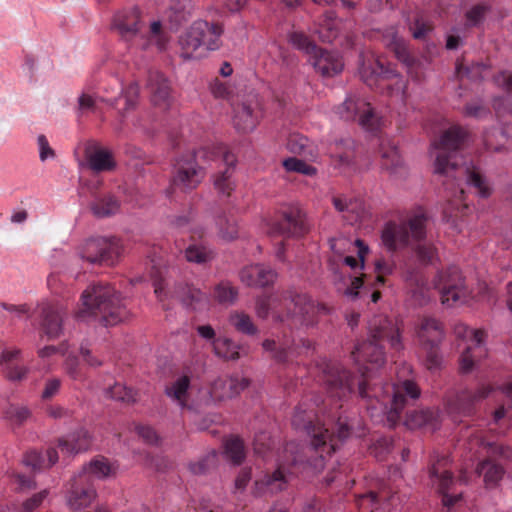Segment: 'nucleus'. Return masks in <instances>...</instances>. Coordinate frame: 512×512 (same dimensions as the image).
I'll return each instance as SVG.
<instances>
[{
	"instance_id": "nucleus-1",
	"label": "nucleus",
	"mask_w": 512,
	"mask_h": 512,
	"mask_svg": "<svg viewBox=\"0 0 512 512\" xmlns=\"http://www.w3.org/2000/svg\"><path fill=\"white\" fill-rule=\"evenodd\" d=\"M367 329V339L358 342L352 352L360 375H353L338 361L322 359L317 366L328 400L315 396L312 403L303 401L295 408L292 425L295 430L308 435L309 444L290 441L281 453H275V440L270 433L261 431L255 434L254 452L265 461L276 457L278 468L255 479L254 497L273 496L284 490L288 475L295 474L293 469L298 466L314 473L320 472L326 466L327 457L331 458L340 444L353 435L361 437L364 434L360 419L349 417L342 410L343 405L337 402L347 401L352 396L359 397L365 402L366 411L374 423L393 427L410 402L419 398L420 388L410 379L398 383L374 380V373L386 361L385 343L397 352L404 348L399 328L386 316L374 315L368 321Z\"/></svg>"
},
{
	"instance_id": "nucleus-2",
	"label": "nucleus",
	"mask_w": 512,
	"mask_h": 512,
	"mask_svg": "<svg viewBox=\"0 0 512 512\" xmlns=\"http://www.w3.org/2000/svg\"><path fill=\"white\" fill-rule=\"evenodd\" d=\"M466 132L459 126L447 129L438 141L431 144L432 150L436 151L434 172L442 178V184L451 197L452 205L458 207L465 203L464 185L476 189V194L481 198L489 197L491 188L476 168L463 161L459 153L460 146L464 142Z\"/></svg>"
},
{
	"instance_id": "nucleus-3",
	"label": "nucleus",
	"mask_w": 512,
	"mask_h": 512,
	"mask_svg": "<svg viewBox=\"0 0 512 512\" xmlns=\"http://www.w3.org/2000/svg\"><path fill=\"white\" fill-rule=\"evenodd\" d=\"M221 161L225 169L214 178V186L222 195L229 196L234 189L232 175L237 159L222 144L204 146L179 155L173 164L172 185L181 191L195 189L205 177L204 164Z\"/></svg>"
},
{
	"instance_id": "nucleus-4",
	"label": "nucleus",
	"mask_w": 512,
	"mask_h": 512,
	"mask_svg": "<svg viewBox=\"0 0 512 512\" xmlns=\"http://www.w3.org/2000/svg\"><path fill=\"white\" fill-rule=\"evenodd\" d=\"M255 312L260 319L271 316L275 324H284L292 332L294 329L315 325L317 316L328 313L329 309L305 293L289 291L287 296L277 293L259 296Z\"/></svg>"
},
{
	"instance_id": "nucleus-5",
	"label": "nucleus",
	"mask_w": 512,
	"mask_h": 512,
	"mask_svg": "<svg viewBox=\"0 0 512 512\" xmlns=\"http://www.w3.org/2000/svg\"><path fill=\"white\" fill-rule=\"evenodd\" d=\"M427 216L417 212L407 221H389L381 232L383 245L389 251L413 247L420 263H432L436 257V247L426 240Z\"/></svg>"
},
{
	"instance_id": "nucleus-6",
	"label": "nucleus",
	"mask_w": 512,
	"mask_h": 512,
	"mask_svg": "<svg viewBox=\"0 0 512 512\" xmlns=\"http://www.w3.org/2000/svg\"><path fill=\"white\" fill-rule=\"evenodd\" d=\"M83 309L76 318L85 321L90 317L98 319L105 327L116 325L127 317V309L121 294L109 285L92 284L81 295Z\"/></svg>"
},
{
	"instance_id": "nucleus-7",
	"label": "nucleus",
	"mask_w": 512,
	"mask_h": 512,
	"mask_svg": "<svg viewBox=\"0 0 512 512\" xmlns=\"http://www.w3.org/2000/svg\"><path fill=\"white\" fill-rule=\"evenodd\" d=\"M221 26L206 20L194 21L178 38L179 55L185 61L199 60L221 46Z\"/></svg>"
},
{
	"instance_id": "nucleus-8",
	"label": "nucleus",
	"mask_w": 512,
	"mask_h": 512,
	"mask_svg": "<svg viewBox=\"0 0 512 512\" xmlns=\"http://www.w3.org/2000/svg\"><path fill=\"white\" fill-rule=\"evenodd\" d=\"M122 251V244L116 237H91L79 246L78 255L92 265H114Z\"/></svg>"
},
{
	"instance_id": "nucleus-9",
	"label": "nucleus",
	"mask_w": 512,
	"mask_h": 512,
	"mask_svg": "<svg viewBox=\"0 0 512 512\" xmlns=\"http://www.w3.org/2000/svg\"><path fill=\"white\" fill-rule=\"evenodd\" d=\"M101 89L106 96L100 97V100L114 109L118 108V102L120 99L123 98L125 100L124 108L118 109V129H124L129 113L136 110L138 106L140 92L138 83L131 82L128 86L124 87L120 80L113 78L111 83L103 86Z\"/></svg>"
},
{
	"instance_id": "nucleus-10",
	"label": "nucleus",
	"mask_w": 512,
	"mask_h": 512,
	"mask_svg": "<svg viewBox=\"0 0 512 512\" xmlns=\"http://www.w3.org/2000/svg\"><path fill=\"white\" fill-rule=\"evenodd\" d=\"M454 334L465 345L460 356V370L462 373H468L474 368L476 362L487 354L484 331L470 328L461 323L455 325Z\"/></svg>"
},
{
	"instance_id": "nucleus-11",
	"label": "nucleus",
	"mask_w": 512,
	"mask_h": 512,
	"mask_svg": "<svg viewBox=\"0 0 512 512\" xmlns=\"http://www.w3.org/2000/svg\"><path fill=\"white\" fill-rule=\"evenodd\" d=\"M443 330L440 323L434 318H425L417 331V337L422 349L425 351V366L430 371L439 370L442 366V355L439 345L443 339Z\"/></svg>"
},
{
	"instance_id": "nucleus-12",
	"label": "nucleus",
	"mask_w": 512,
	"mask_h": 512,
	"mask_svg": "<svg viewBox=\"0 0 512 512\" xmlns=\"http://www.w3.org/2000/svg\"><path fill=\"white\" fill-rule=\"evenodd\" d=\"M434 285L441 294L442 303L448 307L464 303L468 296L464 277L457 266H450L446 270L440 271L435 278Z\"/></svg>"
},
{
	"instance_id": "nucleus-13",
	"label": "nucleus",
	"mask_w": 512,
	"mask_h": 512,
	"mask_svg": "<svg viewBox=\"0 0 512 512\" xmlns=\"http://www.w3.org/2000/svg\"><path fill=\"white\" fill-rule=\"evenodd\" d=\"M492 390L490 385L481 383L475 390L466 388L457 393H450L445 398V411L456 422L459 417L469 415L473 406L488 397Z\"/></svg>"
},
{
	"instance_id": "nucleus-14",
	"label": "nucleus",
	"mask_w": 512,
	"mask_h": 512,
	"mask_svg": "<svg viewBox=\"0 0 512 512\" xmlns=\"http://www.w3.org/2000/svg\"><path fill=\"white\" fill-rule=\"evenodd\" d=\"M341 119L346 121L358 120L359 125L370 132L379 128L380 118L374 113L370 103L365 99L349 95L336 109Z\"/></svg>"
},
{
	"instance_id": "nucleus-15",
	"label": "nucleus",
	"mask_w": 512,
	"mask_h": 512,
	"mask_svg": "<svg viewBox=\"0 0 512 512\" xmlns=\"http://www.w3.org/2000/svg\"><path fill=\"white\" fill-rule=\"evenodd\" d=\"M262 347L266 352L271 353L273 359L281 364H288L294 357L299 356L302 350L306 352L313 348L312 342L308 339H296L283 332L282 336L276 339H265Z\"/></svg>"
},
{
	"instance_id": "nucleus-16",
	"label": "nucleus",
	"mask_w": 512,
	"mask_h": 512,
	"mask_svg": "<svg viewBox=\"0 0 512 512\" xmlns=\"http://www.w3.org/2000/svg\"><path fill=\"white\" fill-rule=\"evenodd\" d=\"M143 28L144 22L137 7L121 9L113 15L111 30L129 47H133Z\"/></svg>"
},
{
	"instance_id": "nucleus-17",
	"label": "nucleus",
	"mask_w": 512,
	"mask_h": 512,
	"mask_svg": "<svg viewBox=\"0 0 512 512\" xmlns=\"http://www.w3.org/2000/svg\"><path fill=\"white\" fill-rule=\"evenodd\" d=\"M40 324L49 339L59 338L63 333V320L66 310L59 302L42 301L35 310Z\"/></svg>"
},
{
	"instance_id": "nucleus-18",
	"label": "nucleus",
	"mask_w": 512,
	"mask_h": 512,
	"mask_svg": "<svg viewBox=\"0 0 512 512\" xmlns=\"http://www.w3.org/2000/svg\"><path fill=\"white\" fill-rule=\"evenodd\" d=\"M65 497L66 504L71 510H83L95 501L97 490L93 482L77 473L71 479Z\"/></svg>"
},
{
	"instance_id": "nucleus-19",
	"label": "nucleus",
	"mask_w": 512,
	"mask_h": 512,
	"mask_svg": "<svg viewBox=\"0 0 512 512\" xmlns=\"http://www.w3.org/2000/svg\"><path fill=\"white\" fill-rule=\"evenodd\" d=\"M249 384L247 378L240 374L220 376L215 379L206 391L208 397L204 400L209 405L217 401L233 398L239 395Z\"/></svg>"
},
{
	"instance_id": "nucleus-20",
	"label": "nucleus",
	"mask_w": 512,
	"mask_h": 512,
	"mask_svg": "<svg viewBox=\"0 0 512 512\" xmlns=\"http://www.w3.org/2000/svg\"><path fill=\"white\" fill-rule=\"evenodd\" d=\"M446 463L447 459L442 457L437 459L428 470L429 485L442 495V503L446 507L453 506L461 499L462 494H449L451 487L454 485V477L447 470H441V463Z\"/></svg>"
},
{
	"instance_id": "nucleus-21",
	"label": "nucleus",
	"mask_w": 512,
	"mask_h": 512,
	"mask_svg": "<svg viewBox=\"0 0 512 512\" xmlns=\"http://www.w3.org/2000/svg\"><path fill=\"white\" fill-rule=\"evenodd\" d=\"M233 124L237 131L250 133L255 130L262 117L260 103L256 96H249L233 108Z\"/></svg>"
},
{
	"instance_id": "nucleus-22",
	"label": "nucleus",
	"mask_w": 512,
	"mask_h": 512,
	"mask_svg": "<svg viewBox=\"0 0 512 512\" xmlns=\"http://www.w3.org/2000/svg\"><path fill=\"white\" fill-rule=\"evenodd\" d=\"M375 485L378 491L370 488L366 493L355 496L359 509L365 512H377L380 509L386 511L390 506H394L396 494L392 493L383 481H377Z\"/></svg>"
},
{
	"instance_id": "nucleus-23",
	"label": "nucleus",
	"mask_w": 512,
	"mask_h": 512,
	"mask_svg": "<svg viewBox=\"0 0 512 512\" xmlns=\"http://www.w3.org/2000/svg\"><path fill=\"white\" fill-rule=\"evenodd\" d=\"M305 215L296 206H290L282 211V219L273 222L268 232L271 235L301 236L307 231Z\"/></svg>"
},
{
	"instance_id": "nucleus-24",
	"label": "nucleus",
	"mask_w": 512,
	"mask_h": 512,
	"mask_svg": "<svg viewBox=\"0 0 512 512\" xmlns=\"http://www.w3.org/2000/svg\"><path fill=\"white\" fill-rule=\"evenodd\" d=\"M333 270V280L335 283H341L346 288L343 293L347 297L351 299H355L359 295V289L363 288L365 285H370L373 289H375L371 295V302L377 303L381 298V293L377 290L379 287L385 285V276L381 274H377L373 282L369 283L367 280H364L361 277H352L350 275H345L343 272L338 269L331 268Z\"/></svg>"
},
{
	"instance_id": "nucleus-25",
	"label": "nucleus",
	"mask_w": 512,
	"mask_h": 512,
	"mask_svg": "<svg viewBox=\"0 0 512 512\" xmlns=\"http://www.w3.org/2000/svg\"><path fill=\"white\" fill-rule=\"evenodd\" d=\"M360 73L363 81L369 87H389V84H387L386 81L395 80V84L398 85L397 89L399 91L404 90V84L400 78V75L391 66V64H385L380 59H376L369 70L363 66Z\"/></svg>"
},
{
	"instance_id": "nucleus-26",
	"label": "nucleus",
	"mask_w": 512,
	"mask_h": 512,
	"mask_svg": "<svg viewBox=\"0 0 512 512\" xmlns=\"http://www.w3.org/2000/svg\"><path fill=\"white\" fill-rule=\"evenodd\" d=\"M147 88L150 92L151 103L154 107L165 111L172 104L171 86L169 80L159 71L148 73Z\"/></svg>"
},
{
	"instance_id": "nucleus-27",
	"label": "nucleus",
	"mask_w": 512,
	"mask_h": 512,
	"mask_svg": "<svg viewBox=\"0 0 512 512\" xmlns=\"http://www.w3.org/2000/svg\"><path fill=\"white\" fill-rule=\"evenodd\" d=\"M329 153L336 168L343 171L355 166V142L347 136L330 141Z\"/></svg>"
},
{
	"instance_id": "nucleus-28",
	"label": "nucleus",
	"mask_w": 512,
	"mask_h": 512,
	"mask_svg": "<svg viewBox=\"0 0 512 512\" xmlns=\"http://www.w3.org/2000/svg\"><path fill=\"white\" fill-rule=\"evenodd\" d=\"M169 40V35L163 29L161 21L154 20L151 22L147 33L143 29L141 30L132 48L144 51L155 48L157 51L162 52L168 48Z\"/></svg>"
},
{
	"instance_id": "nucleus-29",
	"label": "nucleus",
	"mask_w": 512,
	"mask_h": 512,
	"mask_svg": "<svg viewBox=\"0 0 512 512\" xmlns=\"http://www.w3.org/2000/svg\"><path fill=\"white\" fill-rule=\"evenodd\" d=\"M382 41L403 65L408 69H412L414 67L415 58L411 55L406 41L399 36L395 27L391 26L384 30L382 34Z\"/></svg>"
},
{
	"instance_id": "nucleus-30",
	"label": "nucleus",
	"mask_w": 512,
	"mask_h": 512,
	"mask_svg": "<svg viewBox=\"0 0 512 512\" xmlns=\"http://www.w3.org/2000/svg\"><path fill=\"white\" fill-rule=\"evenodd\" d=\"M239 277L242 283L250 287H265L274 283L277 273L262 264H253L241 269Z\"/></svg>"
},
{
	"instance_id": "nucleus-31",
	"label": "nucleus",
	"mask_w": 512,
	"mask_h": 512,
	"mask_svg": "<svg viewBox=\"0 0 512 512\" xmlns=\"http://www.w3.org/2000/svg\"><path fill=\"white\" fill-rule=\"evenodd\" d=\"M312 65L322 76L332 77L343 70L344 64L338 53L318 49L312 57Z\"/></svg>"
},
{
	"instance_id": "nucleus-32",
	"label": "nucleus",
	"mask_w": 512,
	"mask_h": 512,
	"mask_svg": "<svg viewBox=\"0 0 512 512\" xmlns=\"http://www.w3.org/2000/svg\"><path fill=\"white\" fill-rule=\"evenodd\" d=\"M58 447L62 453L74 455L91 447V436L87 430L80 428L60 438Z\"/></svg>"
},
{
	"instance_id": "nucleus-33",
	"label": "nucleus",
	"mask_w": 512,
	"mask_h": 512,
	"mask_svg": "<svg viewBox=\"0 0 512 512\" xmlns=\"http://www.w3.org/2000/svg\"><path fill=\"white\" fill-rule=\"evenodd\" d=\"M191 380L188 375H180L165 387V395L181 409L188 407Z\"/></svg>"
},
{
	"instance_id": "nucleus-34",
	"label": "nucleus",
	"mask_w": 512,
	"mask_h": 512,
	"mask_svg": "<svg viewBox=\"0 0 512 512\" xmlns=\"http://www.w3.org/2000/svg\"><path fill=\"white\" fill-rule=\"evenodd\" d=\"M19 349H5L0 354V366L3 367L5 376L10 381H21L28 374V368L14 363L20 356Z\"/></svg>"
},
{
	"instance_id": "nucleus-35",
	"label": "nucleus",
	"mask_w": 512,
	"mask_h": 512,
	"mask_svg": "<svg viewBox=\"0 0 512 512\" xmlns=\"http://www.w3.org/2000/svg\"><path fill=\"white\" fill-rule=\"evenodd\" d=\"M57 461L58 453L54 448H49L45 452L31 450L23 458V464L34 472L50 468Z\"/></svg>"
},
{
	"instance_id": "nucleus-36",
	"label": "nucleus",
	"mask_w": 512,
	"mask_h": 512,
	"mask_svg": "<svg viewBox=\"0 0 512 512\" xmlns=\"http://www.w3.org/2000/svg\"><path fill=\"white\" fill-rule=\"evenodd\" d=\"M113 473L114 467L106 458L96 457L85 464L78 474L83 475V478H88L89 482L94 483L95 479L104 480Z\"/></svg>"
},
{
	"instance_id": "nucleus-37",
	"label": "nucleus",
	"mask_w": 512,
	"mask_h": 512,
	"mask_svg": "<svg viewBox=\"0 0 512 512\" xmlns=\"http://www.w3.org/2000/svg\"><path fill=\"white\" fill-rule=\"evenodd\" d=\"M90 209L97 218L115 215L120 209V201L112 194L96 195L90 203Z\"/></svg>"
},
{
	"instance_id": "nucleus-38",
	"label": "nucleus",
	"mask_w": 512,
	"mask_h": 512,
	"mask_svg": "<svg viewBox=\"0 0 512 512\" xmlns=\"http://www.w3.org/2000/svg\"><path fill=\"white\" fill-rule=\"evenodd\" d=\"M178 297L186 308L193 311L204 312L210 307L208 295L195 287H185L182 294H179Z\"/></svg>"
},
{
	"instance_id": "nucleus-39",
	"label": "nucleus",
	"mask_w": 512,
	"mask_h": 512,
	"mask_svg": "<svg viewBox=\"0 0 512 512\" xmlns=\"http://www.w3.org/2000/svg\"><path fill=\"white\" fill-rule=\"evenodd\" d=\"M86 160L89 168L96 172L111 171L116 167V162L110 151L97 148L93 151H86Z\"/></svg>"
},
{
	"instance_id": "nucleus-40",
	"label": "nucleus",
	"mask_w": 512,
	"mask_h": 512,
	"mask_svg": "<svg viewBox=\"0 0 512 512\" xmlns=\"http://www.w3.org/2000/svg\"><path fill=\"white\" fill-rule=\"evenodd\" d=\"M380 154L383 169L388 170L391 174L400 172L403 161L395 144L388 140H383L380 144Z\"/></svg>"
},
{
	"instance_id": "nucleus-41",
	"label": "nucleus",
	"mask_w": 512,
	"mask_h": 512,
	"mask_svg": "<svg viewBox=\"0 0 512 512\" xmlns=\"http://www.w3.org/2000/svg\"><path fill=\"white\" fill-rule=\"evenodd\" d=\"M333 204L336 210L348 214L346 217L350 223L358 221L362 216L363 207L358 199L339 196L333 198Z\"/></svg>"
},
{
	"instance_id": "nucleus-42",
	"label": "nucleus",
	"mask_w": 512,
	"mask_h": 512,
	"mask_svg": "<svg viewBox=\"0 0 512 512\" xmlns=\"http://www.w3.org/2000/svg\"><path fill=\"white\" fill-rule=\"evenodd\" d=\"M340 22L333 11L326 12L324 19L317 29L321 41L326 43L334 42L340 34Z\"/></svg>"
},
{
	"instance_id": "nucleus-43",
	"label": "nucleus",
	"mask_w": 512,
	"mask_h": 512,
	"mask_svg": "<svg viewBox=\"0 0 512 512\" xmlns=\"http://www.w3.org/2000/svg\"><path fill=\"white\" fill-rule=\"evenodd\" d=\"M347 244L354 245L357 247V255L360 260V270H363L365 267V257L369 253V247L364 243V241H362L361 239H356L353 243H351L344 237L331 238L329 240L331 250L335 254L339 255L343 254V252L345 251V246Z\"/></svg>"
},
{
	"instance_id": "nucleus-44",
	"label": "nucleus",
	"mask_w": 512,
	"mask_h": 512,
	"mask_svg": "<svg viewBox=\"0 0 512 512\" xmlns=\"http://www.w3.org/2000/svg\"><path fill=\"white\" fill-rule=\"evenodd\" d=\"M287 148L290 152L303 156L304 158L314 161L317 158L315 148L310 145L307 137L302 135H292L287 142Z\"/></svg>"
},
{
	"instance_id": "nucleus-45",
	"label": "nucleus",
	"mask_w": 512,
	"mask_h": 512,
	"mask_svg": "<svg viewBox=\"0 0 512 512\" xmlns=\"http://www.w3.org/2000/svg\"><path fill=\"white\" fill-rule=\"evenodd\" d=\"M224 457L233 465H240L245 459V447L239 437H229L224 441Z\"/></svg>"
},
{
	"instance_id": "nucleus-46",
	"label": "nucleus",
	"mask_w": 512,
	"mask_h": 512,
	"mask_svg": "<svg viewBox=\"0 0 512 512\" xmlns=\"http://www.w3.org/2000/svg\"><path fill=\"white\" fill-rule=\"evenodd\" d=\"M213 297L222 306H232L238 298V289L228 281H221L214 287Z\"/></svg>"
},
{
	"instance_id": "nucleus-47",
	"label": "nucleus",
	"mask_w": 512,
	"mask_h": 512,
	"mask_svg": "<svg viewBox=\"0 0 512 512\" xmlns=\"http://www.w3.org/2000/svg\"><path fill=\"white\" fill-rule=\"evenodd\" d=\"M185 257L188 262L205 264L214 258V251L207 245L194 243L185 249Z\"/></svg>"
},
{
	"instance_id": "nucleus-48",
	"label": "nucleus",
	"mask_w": 512,
	"mask_h": 512,
	"mask_svg": "<svg viewBox=\"0 0 512 512\" xmlns=\"http://www.w3.org/2000/svg\"><path fill=\"white\" fill-rule=\"evenodd\" d=\"M288 42L297 50L310 55L316 54L319 49L316 44L302 31L292 30L287 34Z\"/></svg>"
},
{
	"instance_id": "nucleus-49",
	"label": "nucleus",
	"mask_w": 512,
	"mask_h": 512,
	"mask_svg": "<svg viewBox=\"0 0 512 512\" xmlns=\"http://www.w3.org/2000/svg\"><path fill=\"white\" fill-rule=\"evenodd\" d=\"M229 323L240 333L254 336L258 333L251 317L240 311H234L229 315Z\"/></svg>"
},
{
	"instance_id": "nucleus-50",
	"label": "nucleus",
	"mask_w": 512,
	"mask_h": 512,
	"mask_svg": "<svg viewBox=\"0 0 512 512\" xmlns=\"http://www.w3.org/2000/svg\"><path fill=\"white\" fill-rule=\"evenodd\" d=\"M435 418V413L430 409L414 410L406 412L405 425L410 429L421 428L432 425Z\"/></svg>"
},
{
	"instance_id": "nucleus-51",
	"label": "nucleus",
	"mask_w": 512,
	"mask_h": 512,
	"mask_svg": "<svg viewBox=\"0 0 512 512\" xmlns=\"http://www.w3.org/2000/svg\"><path fill=\"white\" fill-rule=\"evenodd\" d=\"M213 350L221 358L236 360L240 357L241 346L229 338H218L215 341Z\"/></svg>"
},
{
	"instance_id": "nucleus-52",
	"label": "nucleus",
	"mask_w": 512,
	"mask_h": 512,
	"mask_svg": "<svg viewBox=\"0 0 512 512\" xmlns=\"http://www.w3.org/2000/svg\"><path fill=\"white\" fill-rule=\"evenodd\" d=\"M477 473L484 476L487 485H496L503 476V468L490 460H484L477 466Z\"/></svg>"
},
{
	"instance_id": "nucleus-53",
	"label": "nucleus",
	"mask_w": 512,
	"mask_h": 512,
	"mask_svg": "<svg viewBox=\"0 0 512 512\" xmlns=\"http://www.w3.org/2000/svg\"><path fill=\"white\" fill-rule=\"evenodd\" d=\"M96 84L94 80H89L85 84L82 93L78 97L77 111L79 114L92 111L95 107L96 98L94 96V89Z\"/></svg>"
},
{
	"instance_id": "nucleus-54",
	"label": "nucleus",
	"mask_w": 512,
	"mask_h": 512,
	"mask_svg": "<svg viewBox=\"0 0 512 512\" xmlns=\"http://www.w3.org/2000/svg\"><path fill=\"white\" fill-rule=\"evenodd\" d=\"M488 70V66L482 62L474 63L470 66H465L460 62L456 64V73L458 76H465L472 81H480L484 79L485 72Z\"/></svg>"
},
{
	"instance_id": "nucleus-55",
	"label": "nucleus",
	"mask_w": 512,
	"mask_h": 512,
	"mask_svg": "<svg viewBox=\"0 0 512 512\" xmlns=\"http://www.w3.org/2000/svg\"><path fill=\"white\" fill-rule=\"evenodd\" d=\"M219 236L225 241H232L238 237L237 220L233 216L222 215L217 220Z\"/></svg>"
},
{
	"instance_id": "nucleus-56",
	"label": "nucleus",
	"mask_w": 512,
	"mask_h": 512,
	"mask_svg": "<svg viewBox=\"0 0 512 512\" xmlns=\"http://www.w3.org/2000/svg\"><path fill=\"white\" fill-rule=\"evenodd\" d=\"M218 454L215 450L210 451L196 462L189 464V470L194 475L206 474L217 463Z\"/></svg>"
},
{
	"instance_id": "nucleus-57",
	"label": "nucleus",
	"mask_w": 512,
	"mask_h": 512,
	"mask_svg": "<svg viewBox=\"0 0 512 512\" xmlns=\"http://www.w3.org/2000/svg\"><path fill=\"white\" fill-rule=\"evenodd\" d=\"M105 395L111 399L122 402H134L136 400L134 390L121 383H115L112 387L107 388Z\"/></svg>"
},
{
	"instance_id": "nucleus-58",
	"label": "nucleus",
	"mask_w": 512,
	"mask_h": 512,
	"mask_svg": "<svg viewBox=\"0 0 512 512\" xmlns=\"http://www.w3.org/2000/svg\"><path fill=\"white\" fill-rule=\"evenodd\" d=\"M284 168L289 172H297L306 176H313L317 173V169L304 160L294 157L287 158L283 161Z\"/></svg>"
},
{
	"instance_id": "nucleus-59",
	"label": "nucleus",
	"mask_w": 512,
	"mask_h": 512,
	"mask_svg": "<svg viewBox=\"0 0 512 512\" xmlns=\"http://www.w3.org/2000/svg\"><path fill=\"white\" fill-rule=\"evenodd\" d=\"M490 7L487 4H477L469 9L466 14V25L469 27L480 26L489 11Z\"/></svg>"
},
{
	"instance_id": "nucleus-60",
	"label": "nucleus",
	"mask_w": 512,
	"mask_h": 512,
	"mask_svg": "<svg viewBox=\"0 0 512 512\" xmlns=\"http://www.w3.org/2000/svg\"><path fill=\"white\" fill-rule=\"evenodd\" d=\"M64 369L67 375L75 381H83L85 374L80 366V362L77 356L68 355L64 362Z\"/></svg>"
},
{
	"instance_id": "nucleus-61",
	"label": "nucleus",
	"mask_w": 512,
	"mask_h": 512,
	"mask_svg": "<svg viewBox=\"0 0 512 512\" xmlns=\"http://www.w3.org/2000/svg\"><path fill=\"white\" fill-rule=\"evenodd\" d=\"M61 380L59 378H49L46 380L44 388L41 393V399L43 401H48L55 397L61 388Z\"/></svg>"
},
{
	"instance_id": "nucleus-62",
	"label": "nucleus",
	"mask_w": 512,
	"mask_h": 512,
	"mask_svg": "<svg viewBox=\"0 0 512 512\" xmlns=\"http://www.w3.org/2000/svg\"><path fill=\"white\" fill-rule=\"evenodd\" d=\"M49 492L47 489L40 491L39 493L34 494L32 497L28 498L26 501L22 503V511L23 512H33L37 509L43 501L47 498Z\"/></svg>"
},
{
	"instance_id": "nucleus-63",
	"label": "nucleus",
	"mask_w": 512,
	"mask_h": 512,
	"mask_svg": "<svg viewBox=\"0 0 512 512\" xmlns=\"http://www.w3.org/2000/svg\"><path fill=\"white\" fill-rule=\"evenodd\" d=\"M37 145L39 151V159L41 162H45L46 160L53 159L55 157V151L51 148L45 135H38Z\"/></svg>"
},
{
	"instance_id": "nucleus-64",
	"label": "nucleus",
	"mask_w": 512,
	"mask_h": 512,
	"mask_svg": "<svg viewBox=\"0 0 512 512\" xmlns=\"http://www.w3.org/2000/svg\"><path fill=\"white\" fill-rule=\"evenodd\" d=\"M409 30L415 39L423 40L432 28L422 18H416L410 25Z\"/></svg>"
}]
</instances>
